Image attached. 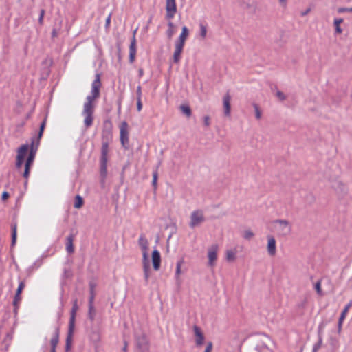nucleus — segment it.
Instances as JSON below:
<instances>
[{
	"instance_id": "nucleus-1",
	"label": "nucleus",
	"mask_w": 352,
	"mask_h": 352,
	"mask_svg": "<svg viewBox=\"0 0 352 352\" xmlns=\"http://www.w3.org/2000/svg\"><path fill=\"white\" fill-rule=\"evenodd\" d=\"M101 87L100 76L99 74L96 75V79L91 85V94L86 98L87 101L84 104L82 116L85 117L84 124L87 129L93 124L94 112V100L100 96V89Z\"/></svg>"
},
{
	"instance_id": "nucleus-2",
	"label": "nucleus",
	"mask_w": 352,
	"mask_h": 352,
	"mask_svg": "<svg viewBox=\"0 0 352 352\" xmlns=\"http://www.w3.org/2000/svg\"><path fill=\"white\" fill-rule=\"evenodd\" d=\"M270 338L263 333H256L247 339V352H270Z\"/></svg>"
},
{
	"instance_id": "nucleus-3",
	"label": "nucleus",
	"mask_w": 352,
	"mask_h": 352,
	"mask_svg": "<svg viewBox=\"0 0 352 352\" xmlns=\"http://www.w3.org/2000/svg\"><path fill=\"white\" fill-rule=\"evenodd\" d=\"M135 344L138 352H148L149 342L146 333L141 329L135 331Z\"/></svg>"
},
{
	"instance_id": "nucleus-4",
	"label": "nucleus",
	"mask_w": 352,
	"mask_h": 352,
	"mask_svg": "<svg viewBox=\"0 0 352 352\" xmlns=\"http://www.w3.org/2000/svg\"><path fill=\"white\" fill-rule=\"evenodd\" d=\"M78 309L77 305V300H76L73 304V307L70 313V318L69 323V330L67 333V337L66 340V349L68 350L70 347V342L72 341L74 327H75V319H76V314Z\"/></svg>"
},
{
	"instance_id": "nucleus-5",
	"label": "nucleus",
	"mask_w": 352,
	"mask_h": 352,
	"mask_svg": "<svg viewBox=\"0 0 352 352\" xmlns=\"http://www.w3.org/2000/svg\"><path fill=\"white\" fill-rule=\"evenodd\" d=\"M273 224L278 235L285 236L291 233L292 226L287 220L278 219L274 221Z\"/></svg>"
},
{
	"instance_id": "nucleus-6",
	"label": "nucleus",
	"mask_w": 352,
	"mask_h": 352,
	"mask_svg": "<svg viewBox=\"0 0 352 352\" xmlns=\"http://www.w3.org/2000/svg\"><path fill=\"white\" fill-rule=\"evenodd\" d=\"M108 152V143L103 142L100 159V175L103 179H105L107 174Z\"/></svg>"
},
{
	"instance_id": "nucleus-7",
	"label": "nucleus",
	"mask_w": 352,
	"mask_h": 352,
	"mask_svg": "<svg viewBox=\"0 0 352 352\" xmlns=\"http://www.w3.org/2000/svg\"><path fill=\"white\" fill-rule=\"evenodd\" d=\"M189 226L191 228L199 226L205 221V217L202 210H197L190 214Z\"/></svg>"
},
{
	"instance_id": "nucleus-8",
	"label": "nucleus",
	"mask_w": 352,
	"mask_h": 352,
	"mask_svg": "<svg viewBox=\"0 0 352 352\" xmlns=\"http://www.w3.org/2000/svg\"><path fill=\"white\" fill-rule=\"evenodd\" d=\"M219 246L217 244L210 245L207 250L208 266L214 267L217 260Z\"/></svg>"
},
{
	"instance_id": "nucleus-9",
	"label": "nucleus",
	"mask_w": 352,
	"mask_h": 352,
	"mask_svg": "<svg viewBox=\"0 0 352 352\" xmlns=\"http://www.w3.org/2000/svg\"><path fill=\"white\" fill-rule=\"evenodd\" d=\"M120 142L122 146L127 149L129 147V131L128 124L126 122H122L120 127Z\"/></svg>"
},
{
	"instance_id": "nucleus-10",
	"label": "nucleus",
	"mask_w": 352,
	"mask_h": 352,
	"mask_svg": "<svg viewBox=\"0 0 352 352\" xmlns=\"http://www.w3.org/2000/svg\"><path fill=\"white\" fill-rule=\"evenodd\" d=\"M29 146L28 144H23L17 151L16 167L19 169L21 168L22 164L24 162L25 157L28 153Z\"/></svg>"
},
{
	"instance_id": "nucleus-11",
	"label": "nucleus",
	"mask_w": 352,
	"mask_h": 352,
	"mask_svg": "<svg viewBox=\"0 0 352 352\" xmlns=\"http://www.w3.org/2000/svg\"><path fill=\"white\" fill-rule=\"evenodd\" d=\"M177 12L175 0H166V18L171 20Z\"/></svg>"
},
{
	"instance_id": "nucleus-12",
	"label": "nucleus",
	"mask_w": 352,
	"mask_h": 352,
	"mask_svg": "<svg viewBox=\"0 0 352 352\" xmlns=\"http://www.w3.org/2000/svg\"><path fill=\"white\" fill-rule=\"evenodd\" d=\"M138 244L142 250V259H148V242L144 236H140Z\"/></svg>"
},
{
	"instance_id": "nucleus-13",
	"label": "nucleus",
	"mask_w": 352,
	"mask_h": 352,
	"mask_svg": "<svg viewBox=\"0 0 352 352\" xmlns=\"http://www.w3.org/2000/svg\"><path fill=\"white\" fill-rule=\"evenodd\" d=\"M267 252L269 256H274L276 254V241L274 236H267Z\"/></svg>"
},
{
	"instance_id": "nucleus-14",
	"label": "nucleus",
	"mask_w": 352,
	"mask_h": 352,
	"mask_svg": "<svg viewBox=\"0 0 352 352\" xmlns=\"http://www.w3.org/2000/svg\"><path fill=\"white\" fill-rule=\"evenodd\" d=\"M352 306V301H350L344 307V309L342 310L338 320V333L340 334L342 332V324L343 322L346 318V316L349 310V309Z\"/></svg>"
},
{
	"instance_id": "nucleus-15",
	"label": "nucleus",
	"mask_w": 352,
	"mask_h": 352,
	"mask_svg": "<svg viewBox=\"0 0 352 352\" xmlns=\"http://www.w3.org/2000/svg\"><path fill=\"white\" fill-rule=\"evenodd\" d=\"M193 331L195 336V344L197 346L203 345L204 342V335L201 329L197 325L193 327Z\"/></svg>"
},
{
	"instance_id": "nucleus-16",
	"label": "nucleus",
	"mask_w": 352,
	"mask_h": 352,
	"mask_svg": "<svg viewBox=\"0 0 352 352\" xmlns=\"http://www.w3.org/2000/svg\"><path fill=\"white\" fill-rule=\"evenodd\" d=\"M38 144H39L38 140H36V141L35 138L32 139V143H31V146H30V151L29 155L28 157V159L26 160L27 162H30L32 164L33 163L34 158H35V154H36V151L37 146H38Z\"/></svg>"
},
{
	"instance_id": "nucleus-17",
	"label": "nucleus",
	"mask_w": 352,
	"mask_h": 352,
	"mask_svg": "<svg viewBox=\"0 0 352 352\" xmlns=\"http://www.w3.org/2000/svg\"><path fill=\"white\" fill-rule=\"evenodd\" d=\"M152 263L155 270L157 271L160 268L161 256L158 250H155L152 252Z\"/></svg>"
},
{
	"instance_id": "nucleus-18",
	"label": "nucleus",
	"mask_w": 352,
	"mask_h": 352,
	"mask_svg": "<svg viewBox=\"0 0 352 352\" xmlns=\"http://www.w3.org/2000/svg\"><path fill=\"white\" fill-rule=\"evenodd\" d=\"M135 32H136V30H135L133 32V38L131 40L130 47H129V61L131 63H133L135 60V54H136V47H135L136 40H135Z\"/></svg>"
},
{
	"instance_id": "nucleus-19",
	"label": "nucleus",
	"mask_w": 352,
	"mask_h": 352,
	"mask_svg": "<svg viewBox=\"0 0 352 352\" xmlns=\"http://www.w3.org/2000/svg\"><path fill=\"white\" fill-rule=\"evenodd\" d=\"M230 100L231 97L228 94L224 95L223 98V111L226 116H229L230 115Z\"/></svg>"
},
{
	"instance_id": "nucleus-20",
	"label": "nucleus",
	"mask_w": 352,
	"mask_h": 352,
	"mask_svg": "<svg viewBox=\"0 0 352 352\" xmlns=\"http://www.w3.org/2000/svg\"><path fill=\"white\" fill-rule=\"evenodd\" d=\"M189 34L188 29L186 26H184L182 29V33L179 36V38L176 41L175 44H178L184 46L185 41L187 39Z\"/></svg>"
},
{
	"instance_id": "nucleus-21",
	"label": "nucleus",
	"mask_w": 352,
	"mask_h": 352,
	"mask_svg": "<svg viewBox=\"0 0 352 352\" xmlns=\"http://www.w3.org/2000/svg\"><path fill=\"white\" fill-rule=\"evenodd\" d=\"M142 266H143L144 278H145L146 282L148 283L150 275H151L149 258L148 259H142Z\"/></svg>"
},
{
	"instance_id": "nucleus-22",
	"label": "nucleus",
	"mask_w": 352,
	"mask_h": 352,
	"mask_svg": "<svg viewBox=\"0 0 352 352\" xmlns=\"http://www.w3.org/2000/svg\"><path fill=\"white\" fill-rule=\"evenodd\" d=\"M226 259L228 262L232 263L236 258L237 250L236 248L226 250Z\"/></svg>"
},
{
	"instance_id": "nucleus-23",
	"label": "nucleus",
	"mask_w": 352,
	"mask_h": 352,
	"mask_svg": "<svg viewBox=\"0 0 352 352\" xmlns=\"http://www.w3.org/2000/svg\"><path fill=\"white\" fill-rule=\"evenodd\" d=\"M184 263L183 259L179 260L176 265V271H175V280L177 282V285L179 287L181 285V279L180 275L182 274V265Z\"/></svg>"
},
{
	"instance_id": "nucleus-24",
	"label": "nucleus",
	"mask_w": 352,
	"mask_h": 352,
	"mask_svg": "<svg viewBox=\"0 0 352 352\" xmlns=\"http://www.w3.org/2000/svg\"><path fill=\"white\" fill-rule=\"evenodd\" d=\"M184 46L175 44V51L173 53V61L175 63H177L179 62L181 54L182 52Z\"/></svg>"
},
{
	"instance_id": "nucleus-25",
	"label": "nucleus",
	"mask_w": 352,
	"mask_h": 352,
	"mask_svg": "<svg viewBox=\"0 0 352 352\" xmlns=\"http://www.w3.org/2000/svg\"><path fill=\"white\" fill-rule=\"evenodd\" d=\"M74 236L73 234H70L66 239V250L69 254H72L74 252V248L73 245Z\"/></svg>"
},
{
	"instance_id": "nucleus-26",
	"label": "nucleus",
	"mask_w": 352,
	"mask_h": 352,
	"mask_svg": "<svg viewBox=\"0 0 352 352\" xmlns=\"http://www.w3.org/2000/svg\"><path fill=\"white\" fill-rule=\"evenodd\" d=\"M343 19L342 18H336L333 20V26L335 28V33L338 34H340L342 33L343 30L340 27V24L343 23Z\"/></svg>"
},
{
	"instance_id": "nucleus-27",
	"label": "nucleus",
	"mask_w": 352,
	"mask_h": 352,
	"mask_svg": "<svg viewBox=\"0 0 352 352\" xmlns=\"http://www.w3.org/2000/svg\"><path fill=\"white\" fill-rule=\"evenodd\" d=\"M58 338H59V330H58V329H56L55 330L53 337L52 338V339L50 340V344H51L52 349H56V346L58 343Z\"/></svg>"
},
{
	"instance_id": "nucleus-28",
	"label": "nucleus",
	"mask_w": 352,
	"mask_h": 352,
	"mask_svg": "<svg viewBox=\"0 0 352 352\" xmlns=\"http://www.w3.org/2000/svg\"><path fill=\"white\" fill-rule=\"evenodd\" d=\"M181 111L185 114L187 117H190L192 114L191 109L188 105H181L179 107Z\"/></svg>"
},
{
	"instance_id": "nucleus-29",
	"label": "nucleus",
	"mask_w": 352,
	"mask_h": 352,
	"mask_svg": "<svg viewBox=\"0 0 352 352\" xmlns=\"http://www.w3.org/2000/svg\"><path fill=\"white\" fill-rule=\"evenodd\" d=\"M32 163L30 162H25V170H24V173L23 174V176L26 179H28V178L29 177V175H30V167L32 166Z\"/></svg>"
},
{
	"instance_id": "nucleus-30",
	"label": "nucleus",
	"mask_w": 352,
	"mask_h": 352,
	"mask_svg": "<svg viewBox=\"0 0 352 352\" xmlns=\"http://www.w3.org/2000/svg\"><path fill=\"white\" fill-rule=\"evenodd\" d=\"M83 205L82 198L80 195L76 196L75 202H74V208H80Z\"/></svg>"
},
{
	"instance_id": "nucleus-31",
	"label": "nucleus",
	"mask_w": 352,
	"mask_h": 352,
	"mask_svg": "<svg viewBox=\"0 0 352 352\" xmlns=\"http://www.w3.org/2000/svg\"><path fill=\"white\" fill-rule=\"evenodd\" d=\"M254 236V234L250 230H245L243 233V237L246 240H251Z\"/></svg>"
},
{
	"instance_id": "nucleus-32",
	"label": "nucleus",
	"mask_w": 352,
	"mask_h": 352,
	"mask_svg": "<svg viewBox=\"0 0 352 352\" xmlns=\"http://www.w3.org/2000/svg\"><path fill=\"white\" fill-rule=\"evenodd\" d=\"M322 344V338L321 336H319L318 341L314 345L312 352H318V351L321 348Z\"/></svg>"
},
{
	"instance_id": "nucleus-33",
	"label": "nucleus",
	"mask_w": 352,
	"mask_h": 352,
	"mask_svg": "<svg viewBox=\"0 0 352 352\" xmlns=\"http://www.w3.org/2000/svg\"><path fill=\"white\" fill-rule=\"evenodd\" d=\"M199 27H200V35H201V37L203 39H204L206 38V34H207V28L203 24H200Z\"/></svg>"
},
{
	"instance_id": "nucleus-34",
	"label": "nucleus",
	"mask_w": 352,
	"mask_h": 352,
	"mask_svg": "<svg viewBox=\"0 0 352 352\" xmlns=\"http://www.w3.org/2000/svg\"><path fill=\"white\" fill-rule=\"evenodd\" d=\"M16 226H12V245H14L16 243Z\"/></svg>"
},
{
	"instance_id": "nucleus-35",
	"label": "nucleus",
	"mask_w": 352,
	"mask_h": 352,
	"mask_svg": "<svg viewBox=\"0 0 352 352\" xmlns=\"http://www.w3.org/2000/svg\"><path fill=\"white\" fill-rule=\"evenodd\" d=\"M94 298V286L92 285H91V296H90V298H89V308H90V311H91L93 309Z\"/></svg>"
},
{
	"instance_id": "nucleus-36",
	"label": "nucleus",
	"mask_w": 352,
	"mask_h": 352,
	"mask_svg": "<svg viewBox=\"0 0 352 352\" xmlns=\"http://www.w3.org/2000/svg\"><path fill=\"white\" fill-rule=\"evenodd\" d=\"M45 124H46V121L45 120L41 123V126H40V130H39V133H38V139L37 140H40L43 135V131H44V129H45Z\"/></svg>"
},
{
	"instance_id": "nucleus-37",
	"label": "nucleus",
	"mask_w": 352,
	"mask_h": 352,
	"mask_svg": "<svg viewBox=\"0 0 352 352\" xmlns=\"http://www.w3.org/2000/svg\"><path fill=\"white\" fill-rule=\"evenodd\" d=\"M157 177H158V173H157V171L155 170L153 173V182H152V184L155 188L157 187Z\"/></svg>"
},
{
	"instance_id": "nucleus-38",
	"label": "nucleus",
	"mask_w": 352,
	"mask_h": 352,
	"mask_svg": "<svg viewBox=\"0 0 352 352\" xmlns=\"http://www.w3.org/2000/svg\"><path fill=\"white\" fill-rule=\"evenodd\" d=\"M276 97L281 101H284L286 100V96L285 94L280 91H277L276 93Z\"/></svg>"
},
{
	"instance_id": "nucleus-39",
	"label": "nucleus",
	"mask_w": 352,
	"mask_h": 352,
	"mask_svg": "<svg viewBox=\"0 0 352 352\" xmlns=\"http://www.w3.org/2000/svg\"><path fill=\"white\" fill-rule=\"evenodd\" d=\"M254 107L255 109V116L257 120L261 119V112L259 110V108L257 104H254Z\"/></svg>"
},
{
	"instance_id": "nucleus-40",
	"label": "nucleus",
	"mask_w": 352,
	"mask_h": 352,
	"mask_svg": "<svg viewBox=\"0 0 352 352\" xmlns=\"http://www.w3.org/2000/svg\"><path fill=\"white\" fill-rule=\"evenodd\" d=\"M25 287V283L24 281H21L20 283H19V285L18 287V289L16 290V294H17V296H20L23 289H24Z\"/></svg>"
},
{
	"instance_id": "nucleus-41",
	"label": "nucleus",
	"mask_w": 352,
	"mask_h": 352,
	"mask_svg": "<svg viewBox=\"0 0 352 352\" xmlns=\"http://www.w3.org/2000/svg\"><path fill=\"white\" fill-rule=\"evenodd\" d=\"M203 120L205 126L208 127L210 125V117L209 116H205Z\"/></svg>"
},
{
	"instance_id": "nucleus-42",
	"label": "nucleus",
	"mask_w": 352,
	"mask_h": 352,
	"mask_svg": "<svg viewBox=\"0 0 352 352\" xmlns=\"http://www.w3.org/2000/svg\"><path fill=\"white\" fill-rule=\"evenodd\" d=\"M315 289L319 295H322L321 283L320 281H318L315 285Z\"/></svg>"
},
{
	"instance_id": "nucleus-43",
	"label": "nucleus",
	"mask_w": 352,
	"mask_h": 352,
	"mask_svg": "<svg viewBox=\"0 0 352 352\" xmlns=\"http://www.w3.org/2000/svg\"><path fill=\"white\" fill-rule=\"evenodd\" d=\"M175 34V29L168 28L166 31V35L170 39Z\"/></svg>"
},
{
	"instance_id": "nucleus-44",
	"label": "nucleus",
	"mask_w": 352,
	"mask_h": 352,
	"mask_svg": "<svg viewBox=\"0 0 352 352\" xmlns=\"http://www.w3.org/2000/svg\"><path fill=\"white\" fill-rule=\"evenodd\" d=\"M212 342H208L207 343V346L205 349V351L204 352H212Z\"/></svg>"
},
{
	"instance_id": "nucleus-45",
	"label": "nucleus",
	"mask_w": 352,
	"mask_h": 352,
	"mask_svg": "<svg viewBox=\"0 0 352 352\" xmlns=\"http://www.w3.org/2000/svg\"><path fill=\"white\" fill-rule=\"evenodd\" d=\"M351 9V8H339L338 9V12L339 13H343V12H352L350 10Z\"/></svg>"
},
{
	"instance_id": "nucleus-46",
	"label": "nucleus",
	"mask_w": 352,
	"mask_h": 352,
	"mask_svg": "<svg viewBox=\"0 0 352 352\" xmlns=\"http://www.w3.org/2000/svg\"><path fill=\"white\" fill-rule=\"evenodd\" d=\"M137 100L142 99V89L140 86L137 87L136 90Z\"/></svg>"
},
{
	"instance_id": "nucleus-47",
	"label": "nucleus",
	"mask_w": 352,
	"mask_h": 352,
	"mask_svg": "<svg viewBox=\"0 0 352 352\" xmlns=\"http://www.w3.org/2000/svg\"><path fill=\"white\" fill-rule=\"evenodd\" d=\"M44 15H45V10H41L40 16H39V19H38V22H39V23L41 25L43 24Z\"/></svg>"
},
{
	"instance_id": "nucleus-48",
	"label": "nucleus",
	"mask_w": 352,
	"mask_h": 352,
	"mask_svg": "<svg viewBox=\"0 0 352 352\" xmlns=\"http://www.w3.org/2000/svg\"><path fill=\"white\" fill-rule=\"evenodd\" d=\"M142 109V99L137 100V110L140 112Z\"/></svg>"
},
{
	"instance_id": "nucleus-49",
	"label": "nucleus",
	"mask_w": 352,
	"mask_h": 352,
	"mask_svg": "<svg viewBox=\"0 0 352 352\" xmlns=\"http://www.w3.org/2000/svg\"><path fill=\"white\" fill-rule=\"evenodd\" d=\"M89 309H90V308L89 307ZM94 315H95V309L93 307V309L91 311L89 310V318L92 320H94Z\"/></svg>"
},
{
	"instance_id": "nucleus-50",
	"label": "nucleus",
	"mask_w": 352,
	"mask_h": 352,
	"mask_svg": "<svg viewBox=\"0 0 352 352\" xmlns=\"http://www.w3.org/2000/svg\"><path fill=\"white\" fill-rule=\"evenodd\" d=\"M9 196H10V195H9V193H8V192H6V191H5V192H3L2 193V197H1L2 200H3V201H6V200H7V199H8Z\"/></svg>"
},
{
	"instance_id": "nucleus-51",
	"label": "nucleus",
	"mask_w": 352,
	"mask_h": 352,
	"mask_svg": "<svg viewBox=\"0 0 352 352\" xmlns=\"http://www.w3.org/2000/svg\"><path fill=\"white\" fill-rule=\"evenodd\" d=\"M21 300V296H17V294L16 293L14 300V305L16 306V304Z\"/></svg>"
},
{
	"instance_id": "nucleus-52",
	"label": "nucleus",
	"mask_w": 352,
	"mask_h": 352,
	"mask_svg": "<svg viewBox=\"0 0 352 352\" xmlns=\"http://www.w3.org/2000/svg\"><path fill=\"white\" fill-rule=\"evenodd\" d=\"M311 10L310 8H307L305 10H304L303 12H301V16H306L311 12Z\"/></svg>"
},
{
	"instance_id": "nucleus-53",
	"label": "nucleus",
	"mask_w": 352,
	"mask_h": 352,
	"mask_svg": "<svg viewBox=\"0 0 352 352\" xmlns=\"http://www.w3.org/2000/svg\"><path fill=\"white\" fill-rule=\"evenodd\" d=\"M168 28L175 29V25L170 20H169V21L168 23Z\"/></svg>"
},
{
	"instance_id": "nucleus-54",
	"label": "nucleus",
	"mask_w": 352,
	"mask_h": 352,
	"mask_svg": "<svg viewBox=\"0 0 352 352\" xmlns=\"http://www.w3.org/2000/svg\"><path fill=\"white\" fill-rule=\"evenodd\" d=\"M111 22V15H109L106 19V27H108Z\"/></svg>"
},
{
	"instance_id": "nucleus-55",
	"label": "nucleus",
	"mask_w": 352,
	"mask_h": 352,
	"mask_svg": "<svg viewBox=\"0 0 352 352\" xmlns=\"http://www.w3.org/2000/svg\"><path fill=\"white\" fill-rule=\"evenodd\" d=\"M307 300L305 299L298 306L301 308H304L306 305Z\"/></svg>"
},
{
	"instance_id": "nucleus-56",
	"label": "nucleus",
	"mask_w": 352,
	"mask_h": 352,
	"mask_svg": "<svg viewBox=\"0 0 352 352\" xmlns=\"http://www.w3.org/2000/svg\"><path fill=\"white\" fill-rule=\"evenodd\" d=\"M52 36H53V37H55V36H57V32H56V30H54L52 31Z\"/></svg>"
},
{
	"instance_id": "nucleus-57",
	"label": "nucleus",
	"mask_w": 352,
	"mask_h": 352,
	"mask_svg": "<svg viewBox=\"0 0 352 352\" xmlns=\"http://www.w3.org/2000/svg\"><path fill=\"white\" fill-rule=\"evenodd\" d=\"M126 350H127V343H126V342H125V343H124V347H123V351H124V352H126Z\"/></svg>"
},
{
	"instance_id": "nucleus-58",
	"label": "nucleus",
	"mask_w": 352,
	"mask_h": 352,
	"mask_svg": "<svg viewBox=\"0 0 352 352\" xmlns=\"http://www.w3.org/2000/svg\"><path fill=\"white\" fill-rule=\"evenodd\" d=\"M143 73H144L143 69H139V75H140V76H142L143 75Z\"/></svg>"
},
{
	"instance_id": "nucleus-59",
	"label": "nucleus",
	"mask_w": 352,
	"mask_h": 352,
	"mask_svg": "<svg viewBox=\"0 0 352 352\" xmlns=\"http://www.w3.org/2000/svg\"><path fill=\"white\" fill-rule=\"evenodd\" d=\"M100 340V337H99V335L98 334H96V338L94 339V340L96 342Z\"/></svg>"
},
{
	"instance_id": "nucleus-60",
	"label": "nucleus",
	"mask_w": 352,
	"mask_h": 352,
	"mask_svg": "<svg viewBox=\"0 0 352 352\" xmlns=\"http://www.w3.org/2000/svg\"><path fill=\"white\" fill-rule=\"evenodd\" d=\"M51 352H56V349H52Z\"/></svg>"
},
{
	"instance_id": "nucleus-61",
	"label": "nucleus",
	"mask_w": 352,
	"mask_h": 352,
	"mask_svg": "<svg viewBox=\"0 0 352 352\" xmlns=\"http://www.w3.org/2000/svg\"><path fill=\"white\" fill-rule=\"evenodd\" d=\"M350 10L352 12V7H351V9Z\"/></svg>"
}]
</instances>
